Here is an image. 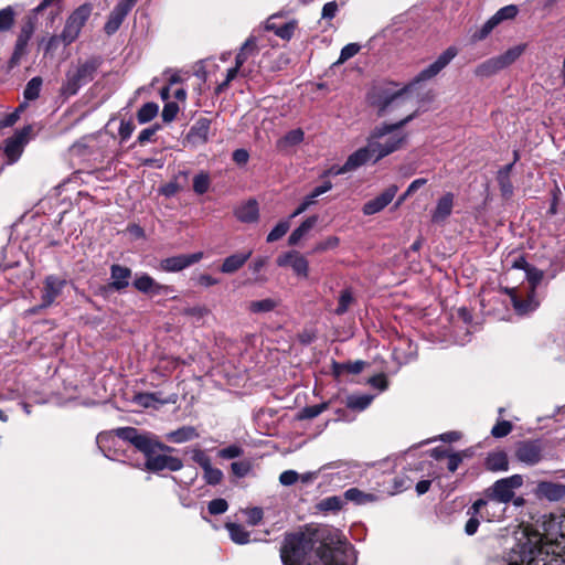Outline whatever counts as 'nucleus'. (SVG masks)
Returning a JSON list of instances; mask_svg holds the SVG:
<instances>
[{
	"label": "nucleus",
	"mask_w": 565,
	"mask_h": 565,
	"mask_svg": "<svg viewBox=\"0 0 565 565\" xmlns=\"http://www.w3.org/2000/svg\"><path fill=\"white\" fill-rule=\"evenodd\" d=\"M284 565H354L355 552L341 532L328 525H308L286 535L280 548Z\"/></svg>",
	"instance_id": "obj_1"
},
{
	"label": "nucleus",
	"mask_w": 565,
	"mask_h": 565,
	"mask_svg": "<svg viewBox=\"0 0 565 565\" xmlns=\"http://www.w3.org/2000/svg\"><path fill=\"white\" fill-rule=\"evenodd\" d=\"M543 530L523 532L495 565H565V512L551 515Z\"/></svg>",
	"instance_id": "obj_2"
},
{
	"label": "nucleus",
	"mask_w": 565,
	"mask_h": 565,
	"mask_svg": "<svg viewBox=\"0 0 565 565\" xmlns=\"http://www.w3.org/2000/svg\"><path fill=\"white\" fill-rule=\"evenodd\" d=\"M116 435L126 441L132 444L137 449L146 456V468L150 471L158 472L161 470L179 471L183 467V462L178 457L168 456L166 454L157 455V450L170 452L173 448L156 440L150 434H140L134 427H122L116 430Z\"/></svg>",
	"instance_id": "obj_3"
},
{
	"label": "nucleus",
	"mask_w": 565,
	"mask_h": 565,
	"mask_svg": "<svg viewBox=\"0 0 565 565\" xmlns=\"http://www.w3.org/2000/svg\"><path fill=\"white\" fill-rule=\"evenodd\" d=\"M414 118V114L395 124L376 126L367 137V141L375 153V161L399 150L407 140V134L402 128Z\"/></svg>",
	"instance_id": "obj_4"
},
{
	"label": "nucleus",
	"mask_w": 565,
	"mask_h": 565,
	"mask_svg": "<svg viewBox=\"0 0 565 565\" xmlns=\"http://www.w3.org/2000/svg\"><path fill=\"white\" fill-rule=\"evenodd\" d=\"M99 66L96 58L85 62H79L72 66L65 76V82L62 85L61 93L64 96H73L86 83L94 78V74Z\"/></svg>",
	"instance_id": "obj_5"
},
{
	"label": "nucleus",
	"mask_w": 565,
	"mask_h": 565,
	"mask_svg": "<svg viewBox=\"0 0 565 565\" xmlns=\"http://www.w3.org/2000/svg\"><path fill=\"white\" fill-rule=\"evenodd\" d=\"M90 13L92 6L87 3L79 6L76 10L73 11V13L68 17L61 34V39L64 44H71L78 38L81 30L90 17Z\"/></svg>",
	"instance_id": "obj_6"
},
{
	"label": "nucleus",
	"mask_w": 565,
	"mask_h": 565,
	"mask_svg": "<svg viewBox=\"0 0 565 565\" xmlns=\"http://www.w3.org/2000/svg\"><path fill=\"white\" fill-rule=\"evenodd\" d=\"M523 484L521 475H513L495 481L484 494L492 497L503 503H509L514 497V490Z\"/></svg>",
	"instance_id": "obj_7"
},
{
	"label": "nucleus",
	"mask_w": 565,
	"mask_h": 565,
	"mask_svg": "<svg viewBox=\"0 0 565 565\" xmlns=\"http://www.w3.org/2000/svg\"><path fill=\"white\" fill-rule=\"evenodd\" d=\"M541 277L542 275H535L530 278V286L525 292V298H523L522 292H519L515 289L510 291L511 301L518 313L525 315L539 307V301L535 298V286L540 281Z\"/></svg>",
	"instance_id": "obj_8"
},
{
	"label": "nucleus",
	"mask_w": 565,
	"mask_h": 565,
	"mask_svg": "<svg viewBox=\"0 0 565 565\" xmlns=\"http://www.w3.org/2000/svg\"><path fill=\"white\" fill-rule=\"evenodd\" d=\"M458 52V49L454 45L447 47L435 62L418 73L409 86L419 82L429 81L437 76L457 56Z\"/></svg>",
	"instance_id": "obj_9"
},
{
	"label": "nucleus",
	"mask_w": 565,
	"mask_h": 565,
	"mask_svg": "<svg viewBox=\"0 0 565 565\" xmlns=\"http://www.w3.org/2000/svg\"><path fill=\"white\" fill-rule=\"evenodd\" d=\"M31 132L32 127L26 126L6 140L3 152L8 164H13L20 159Z\"/></svg>",
	"instance_id": "obj_10"
},
{
	"label": "nucleus",
	"mask_w": 565,
	"mask_h": 565,
	"mask_svg": "<svg viewBox=\"0 0 565 565\" xmlns=\"http://www.w3.org/2000/svg\"><path fill=\"white\" fill-rule=\"evenodd\" d=\"M473 514H480L487 521L500 520L505 512V503L484 494V499L477 500L472 507Z\"/></svg>",
	"instance_id": "obj_11"
},
{
	"label": "nucleus",
	"mask_w": 565,
	"mask_h": 565,
	"mask_svg": "<svg viewBox=\"0 0 565 565\" xmlns=\"http://www.w3.org/2000/svg\"><path fill=\"white\" fill-rule=\"evenodd\" d=\"M279 267H289L295 275L307 278L309 274V262L297 250H289L279 255L276 259Z\"/></svg>",
	"instance_id": "obj_12"
},
{
	"label": "nucleus",
	"mask_w": 565,
	"mask_h": 565,
	"mask_svg": "<svg viewBox=\"0 0 565 565\" xmlns=\"http://www.w3.org/2000/svg\"><path fill=\"white\" fill-rule=\"evenodd\" d=\"M371 160L373 162H376L375 153L373 152L370 143L367 142V145L365 147H362V148L358 149L356 151H354L353 153H351L348 157L344 164L341 168H339L334 172V174H344V173L354 171Z\"/></svg>",
	"instance_id": "obj_13"
},
{
	"label": "nucleus",
	"mask_w": 565,
	"mask_h": 565,
	"mask_svg": "<svg viewBox=\"0 0 565 565\" xmlns=\"http://www.w3.org/2000/svg\"><path fill=\"white\" fill-rule=\"evenodd\" d=\"M211 120L202 117L199 118L190 128L186 134L183 145L184 147L195 148L198 146L204 145L209 140Z\"/></svg>",
	"instance_id": "obj_14"
},
{
	"label": "nucleus",
	"mask_w": 565,
	"mask_h": 565,
	"mask_svg": "<svg viewBox=\"0 0 565 565\" xmlns=\"http://www.w3.org/2000/svg\"><path fill=\"white\" fill-rule=\"evenodd\" d=\"M136 2L137 0H121L116 4L104 26V30L108 35L114 34L119 29Z\"/></svg>",
	"instance_id": "obj_15"
},
{
	"label": "nucleus",
	"mask_w": 565,
	"mask_h": 565,
	"mask_svg": "<svg viewBox=\"0 0 565 565\" xmlns=\"http://www.w3.org/2000/svg\"><path fill=\"white\" fill-rule=\"evenodd\" d=\"M202 258V252L177 255L161 260L160 268L167 273H175L199 263Z\"/></svg>",
	"instance_id": "obj_16"
},
{
	"label": "nucleus",
	"mask_w": 565,
	"mask_h": 565,
	"mask_svg": "<svg viewBox=\"0 0 565 565\" xmlns=\"http://www.w3.org/2000/svg\"><path fill=\"white\" fill-rule=\"evenodd\" d=\"M65 285V279L58 278L57 276L54 275L47 276L43 282L41 307H50L55 301V299L61 295Z\"/></svg>",
	"instance_id": "obj_17"
},
{
	"label": "nucleus",
	"mask_w": 565,
	"mask_h": 565,
	"mask_svg": "<svg viewBox=\"0 0 565 565\" xmlns=\"http://www.w3.org/2000/svg\"><path fill=\"white\" fill-rule=\"evenodd\" d=\"M398 188L396 185L388 186L383 193L373 200L367 201L363 205V213L365 215H373L384 210L394 199Z\"/></svg>",
	"instance_id": "obj_18"
},
{
	"label": "nucleus",
	"mask_w": 565,
	"mask_h": 565,
	"mask_svg": "<svg viewBox=\"0 0 565 565\" xmlns=\"http://www.w3.org/2000/svg\"><path fill=\"white\" fill-rule=\"evenodd\" d=\"M516 458L529 466L536 465L542 459V448L536 441H524L519 445Z\"/></svg>",
	"instance_id": "obj_19"
},
{
	"label": "nucleus",
	"mask_w": 565,
	"mask_h": 565,
	"mask_svg": "<svg viewBox=\"0 0 565 565\" xmlns=\"http://www.w3.org/2000/svg\"><path fill=\"white\" fill-rule=\"evenodd\" d=\"M134 287L140 292L151 295L168 294L171 290L169 286L158 284L148 274L136 275Z\"/></svg>",
	"instance_id": "obj_20"
},
{
	"label": "nucleus",
	"mask_w": 565,
	"mask_h": 565,
	"mask_svg": "<svg viewBox=\"0 0 565 565\" xmlns=\"http://www.w3.org/2000/svg\"><path fill=\"white\" fill-rule=\"evenodd\" d=\"M406 89H399L391 94H384L383 96L379 97L374 105L379 109L380 115H386L390 113L393 108L398 107L406 100Z\"/></svg>",
	"instance_id": "obj_21"
},
{
	"label": "nucleus",
	"mask_w": 565,
	"mask_h": 565,
	"mask_svg": "<svg viewBox=\"0 0 565 565\" xmlns=\"http://www.w3.org/2000/svg\"><path fill=\"white\" fill-rule=\"evenodd\" d=\"M455 195L451 192L445 193L436 204L431 214V220L435 223H441L448 218L452 212Z\"/></svg>",
	"instance_id": "obj_22"
},
{
	"label": "nucleus",
	"mask_w": 565,
	"mask_h": 565,
	"mask_svg": "<svg viewBox=\"0 0 565 565\" xmlns=\"http://www.w3.org/2000/svg\"><path fill=\"white\" fill-rule=\"evenodd\" d=\"M236 218L243 223H253L258 220L259 209L256 200H248L234 210Z\"/></svg>",
	"instance_id": "obj_23"
},
{
	"label": "nucleus",
	"mask_w": 565,
	"mask_h": 565,
	"mask_svg": "<svg viewBox=\"0 0 565 565\" xmlns=\"http://www.w3.org/2000/svg\"><path fill=\"white\" fill-rule=\"evenodd\" d=\"M131 277V270L128 267L121 265H111L110 267V287L115 290H121L128 287L129 279Z\"/></svg>",
	"instance_id": "obj_24"
},
{
	"label": "nucleus",
	"mask_w": 565,
	"mask_h": 565,
	"mask_svg": "<svg viewBox=\"0 0 565 565\" xmlns=\"http://www.w3.org/2000/svg\"><path fill=\"white\" fill-rule=\"evenodd\" d=\"M252 250H247L244 253H236L226 257L221 266V271L223 274H233L237 271L239 268L244 266V264L249 259Z\"/></svg>",
	"instance_id": "obj_25"
},
{
	"label": "nucleus",
	"mask_w": 565,
	"mask_h": 565,
	"mask_svg": "<svg viewBox=\"0 0 565 565\" xmlns=\"http://www.w3.org/2000/svg\"><path fill=\"white\" fill-rule=\"evenodd\" d=\"M537 493L551 501H557L565 495V486L553 482H541L537 486Z\"/></svg>",
	"instance_id": "obj_26"
},
{
	"label": "nucleus",
	"mask_w": 565,
	"mask_h": 565,
	"mask_svg": "<svg viewBox=\"0 0 565 565\" xmlns=\"http://www.w3.org/2000/svg\"><path fill=\"white\" fill-rule=\"evenodd\" d=\"M199 437V433L192 426H182L177 430L166 435V439L171 443L182 444Z\"/></svg>",
	"instance_id": "obj_27"
},
{
	"label": "nucleus",
	"mask_w": 565,
	"mask_h": 565,
	"mask_svg": "<svg viewBox=\"0 0 565 565\" xmlns=\"http://www.w3.org/2000/svg\"><path fill=\"white\" fill-rule=\"evenodd\" d=\"M502 71L497 57H491L478 64L473 71L475 75L480 78L490 77Z\"/></svg>",
	"instance_id": "obj_28"
},
{
	"label": "nucleus",
	"mask_w": 565,
	"mask_h": 565,
	"mask_svg": "<svg viewBox=\"0 0 565 565\" xmlns=\"http://www.w3.org/2000/svg\"><path fill=\"white\" fill-rule=\"evenodd\" d=\"M486 466L491 471H505L508 470L509 462L508 456L503 451H495L488 455Z\"/></svg>",
	"instance_id": "obj_29"
},
{
	"label": "nucleus",
	"mask_w": 565,
	"mask_h": 565,
	"mask_svg": "<svg viewBox=\"0 0 565 565\" xmlns=\"http://www.w3.org/2000/svg\"><path fill=\"white\" fill-rule=\"evenodd\" d=\"M524 50L525 45L519 44L495 56L501 68L504 70L505 67L513 64L523 54Z\"/></svg>",
	"instance_id": "obj_30"
},
{
	"label": "nucleus",
	"mask_w": 565,
	"mask_h": 565,
	"mask_svg": "<svg viewBox=\"0 0 565 565\" xmlns=\"http://www.w3.org/2000/svg\"><path fill=\"white\" fill-rule=\"evenodd\" d=\"M257 51L256 38L249 36L236 55L235 65L241 68L247 61L248 56L255 55Z\"/></svg>",
	"instance_id": "obj_31"
},
{
	"label": "nucleus",
	"mask_w": 565,
	"mask_h": 565,
	"mask_svg": "<svg viewBox=\"0 0 565 565\" xmlns=\"http://www.w3.org/2000/svg\"><path fill=\"white\" fill-rule=\"evenodd\" d=\"M317 216H310L303 221L289 236V245H297L298 242L316 225Z\"/></svg>",
	"instance_id": "obj_32"
},
{
	"label": "nucleus",
	"mask_w": 565,
	"mask_h": 565,
	"mask_svg": "<svg viewBox=\"0 0 565 565\" xmlns=\"http://www.w3.org/2000/svg\"><path fill=\"white\" fill-rule=\"evenodd\" d=\"M225 527L230 533L231 540L236 544H246L249 542V532L246 529L236 523H226Z\"/></svg>",
	"instance_id": "obj_33"
},
{
	"label": "nucleus",
	"mask_w": 565,
	"mask_h": 565,
	"mask_svg": "<svg viewBox=\"0 0 565 565\" xmlns=\"http://www.w3.org/2000/svg\"><path fill=\"white\" fill-rule=\"evenodd\" d=\"M29 36L21 34L15 43L14 51L12 53V56L9 61V67L13 68L18 66L22 60V57L26 53V45H28Z\"/></svg>",
	"instance_id": "obj_34"
},
{
	"label": "nucleus",
	"mask_w": 565,
	"mask_h": 565,
	"mask_svg": "<svg viewBox=\"0 0 565 565\" xmlns=\"http://www.w3.org/2000/svg\"><path fill=\"white\" fill-rule=\"evenodd\" d=\"M134 402L143 407H156L157 404H166L168 401L161 399L158 393H139L134 396Z\"/></svg>",
	"instance_id": "obj_35"
},
{
	"label": "nucleus",
	"mask_w": 565,
	"mask_h": 565,
	"mask_svg": "<svg viewBox=\"0 0 565 565\" xmlns=\"http://www.w3.org/2000/svg\"><path fill=\"white\" fill-rule=\"evenodd\" d=\"M373 396L363 394V395H351L348 397L347 406L351 409L355 411H364L372 403Z\"/></svg>",
	"instance_id": "obj_36"
},
{
	"label": "nucleus",
	"mask_w": 565,
	"mask_h": 565,
	"mask_svg": "<svg viewBox=\"0 0 565 565\" xmlns=\"http://www.w3.org/2000/svg\"><path fill=\"white\" fill-rule=\"evenodd\" d=\"M303 131L301 129H294L287 132L279 141L278 147L279 148H287L291 146H296L300 143L303 140Z\"/></svg>",
	"instance_id": "obj_37"
},
{
	"label": "nucleus",
	"mask_w": 565,
	"mask_h": 565,
	"mask_svg": "<svg viewBox=\"0 0 565 565\" xmlns=\"http://www.w3.org/2000/svg\"><path fill=\"white\" fill-rule=\"evenodd\" d=\"M278 302L271 298L252 301L248 309L253 313L269 312L277 307Z\"/></svg>",
	"instance_id": "obj_38"
},
{
	"label": "nucleus",
	"mask_w": 565,
	"mask_h": 565,
	"mask_svg": "<svg viewBox=\"0 0 565 565\" xmlns=\"http://www.w3.org/2000/svg\"><path fill=\"white\" fill-rule=\"evenodd\" d=\"M159 111L156 103H146L138 111L137 119L140 124H146L152 120Z\"/></svg>",
	"instance_id": "obj_39"
},
{
	"label": "nucleus",
	"mask_w": 565,
	"mask_h": 565,
	"mask_svg": "<svg viewBox=\"0 0 565 565\" xmlns=\"http://www.w3.org/2000/svg\"><path fill=\"white\" fill-rule=\"evenodd\" d=\"M42 86V78L41 77H33L31 78L23 92V96L26 100H34L40 96V90Z\"/></svg>",
	"instance_id": "obj_40"
},
{
	"label": "nucleus",
	"mask_w": 565,
	"mask_h": 565,
	"mask_svg": "<svg viewBox=\"0 0 565 565\" xmlns=\"http://www.w3.org/2000/svg\"><path fill=\"white\" fill-rule=\"evenodd\" d=\"M498 22L494 20L493 17H491L490 19H488L479 30H477L473 34H472V40L475 42H478V41H482L484 40L486 38L489 36V34L498 26Z\"/></svg>",
	"instance_id": "obj_41"
},
{
	"label": "nucleus",
	"mask_w": 565,
	"mask_h": 565,
	"mask_svg": "<svg viewBox=\"0 0 565 565\" xmlns=\"http://www.w3.org/2000/svg\"><path fill=\"white\" fill-rule=\"evenodd\" d=\"M344 495H345V499H348L352 502H355L358 504H363V503L374 500L373 494L364 493L356 488H351V489L347 490Z\"/></svg>",
	"instance_id": "obj_42"
},
{
	"label": "nucleus",
	"mask_w": 565,
	"mask_h": 565,
	"mask_svg": "<svg viewBox=\"0 0 565 565\" xmlns=\"http://www.w3.org/2000/svg\"><path fill=\"white\" fill-rule=\"evenodd\" d=\"M519 9L514 4L505 6L499 9L492 17L498 22V24L502 23L507 20H512L516 17Z\"/></svg>",
	"instance_id": "obj_43"
},
{
	"label": "nucleus",
	"mask_w": 565,
	"mask_h": 565,
	"mask_svg": "<svg viewBox=\"0 0 565 565\" xmlns=\"http://www.w3.org/2000/svg\"><path fill=\"white\" fill-rule=\"evenodd\" d=\"M15 13L11 7H7L0 10V32H4L11 29L14 23Z\"/></svg>",
	"instance_id": "obj_44"
},
{
	"label": "nucleus",
	"mask_w": 565,
	"mask_h": 565,
	"mask_svg": "<svg viewBox=\"0 0 565 565\" xmlns=\"http://www.w3.org/2000/svg\"><path fill=\"white\" fill-rule=\"evenodd\" d=\"M203 471V478L207 484H218L223 479V472L218 468H214L212 463L205 467Z\"/></svg>",
	"instance_id": "obj_45"
},
{
	"label": "nucleus",
	"mask_w": 565,
	"mask_h": 565,
	"mask_svg": "<svg viewBox=\"0 0 565 565\" xmlns=\"http://www.w3.org/2000/svg\"><path fill=\"white\" fill-rule=\"evenodd\" d=\"M290 228L289 221H280L267 235V242L273 243L280 239Z\"/></svg>",
	"instance_id": "obj_46"
},
{
	"label": "nucleus",
	"mask_w": 565,
	"mask_h": 565,
	"mask_svg": "<svg viewBox=\"0 0 565 565\" xmlns=\"http://www.w3.org/2000/svg\"><path fill=\"white\" fill-rule=\"evenodd\" d=\"M327 408H328V404L327 403H321V404H318V405L307 406V407H305L300 412L299 418L300 419H311V418H315V417L319 416L322 412H324Z\"/></svg>",
	"instance_id": "obj_47"
},
{
	"label": "nucleus",
	"mask_w": 565,
	"mask_h": 565,
	"mask_svg": "<svg viewBox=\"0 0 565 565\" xmlns=\"http://www.w3.org/2000/svg\"><path fill=\"white\" fill-rule=\"evenodd\" d=\"M210 186V178L206 173H199L193 179V190L198 194H204Z\"/></svg>",
	"instance_id": "obj_48"
},
{
	"label": "nucleus",
	"mask_w": 565,
	"mask_h": 565,
	"mask_svg": "<svg viewBox=\"0 0 565 565\" xmlns=\"http://www.w3.org/2000/svg\"><path fill=\"white\" fill-rule=\"evenodd\" d=\"M353 302V296L350 290H343L339 297V305L335 309L337 315H343L348 311L349 307Z\"/></svg>",
	"instance_id": "obj_49"
},
{
	"label": "nucleus",
	"mask_w": 565,
	"mask_h": 565,
	"mask_svg": "<svg viewBox=\"0 0 565 565\" xmlns=\"http://www.w3.org/2000/svg\"><path fill=\"white\" fill-rule=\"evenodd\" d=\"M360 51V45L356 44V43H349L347 44L342 50H341V53H340V57L339 60L335 62V64H342L344 63L345 61H348L349 58L353 57L354 55H356Z\"/></svg>",
	"instance_id": "obj_50"
},
{
	"label": "nucleus",
	"mask_w": 565,
	"mask_h": 565,
	"mask_svg": "<svg viewBox=\"0 0 565 565\" xmlns=\"http://www.w3.org/2000/svg\"><path fill=\"white\" fill-rule=\"evenodd\" d=\"M338 245H339V238L337 236H329L324 241L319 242L318 244H316V246L313 247L312 252L313 253H322V252H326V250H329V249H333Z\"/></svg>",
	"instance_id": "obj_51"
},
{
	"label": "nucleus",
	"mask_w": 565,
	"mask_h": 565,
	"mask_svg": "<svg viewBox=\"0 0 565 565\" xmlns=\"http://www.w3.org/2000/svg\"><path fill=\"white\" fill-rule=\"evenodd\" d=\"M228 504L224 499H214L209 502V512L213 515L222 514L226 512Z\"/></svg>",
	"instance_id": "obj_52"
},
{
	"label": "nucleus",
	"mask_w": 565,
	"mask_h": 565,
	"mask_svg": "<svg viewBox=\"0 0 565 565\" xmlns=\"http://www.w3.org/2000/svg\"><path fill=\"white\" fill-rule=\"evenodd\" d=\"M511 430H512L511 423L508 420H502L492 427L491 434H492V436H494L497 438H501V437H504L508 434H510Z\"/></svg>",
	"instance_id": "obj_53"
},
{
	"label": "nucleus",
	"mask_w": 565,
	"mask_h": 565,
	"mask_svg": "<svg viewBox=\"0 0 565 565\" xmlns=\"http://www.w3.org/2000/svg\"><path fill=\"white\" fill-rule=\"evenodd\" d=\"M192 460L198 463L202 469L211 465L210 457L200 448L192 449Z\"/></svg>",
	"instance_id": "obj_54"
},
{
	"label": "nucleus",
	"mask_w": 565,
	"mask_h": 565,
	"mask_svg": "<svg viewBox=\"0 0 565 565\" xmlns=\"http://www.w3.org/2000/svg\"><path fill=\"white\" fill-rule=\"evenodd\" d=\"M179 113V106L175 103H167L162 109V119L166 122L172 121Z\"/></svg>",
	"instance_id": "obj_55"
},
{
	"label": "nucleus",
	"mask_w": 565,
	"mask_h": 565,
	"mask_svg": "<svg viewBox=\"0 0 565 565\" xmlns=\"http://www.w3.org/2000/svg\"><path fill=\"white\" fill-rule=\"evenodd\" d=\"M243 454V450L237 445H231L226 448H223L218 451V456L223 459H234L239 457Z\"/></svg>",
	"instance_id": "obj_56"
},
{
	"label": "nucleus",
	"mask_w": 565,
	"mask_h": 565,
	"mask_svg": "<svg viewBox=\"0 0 565 565\" xmlns=\"http://www.w3.org/2000/svg\"><path fill=\"white\" fill-rule=\"evenodd\" d=\"M295 29H296V23L288 22L281 26L277 28V30H275V34L282 40H289L292 36Z\"/></svg>",
	"instance_id": "obj_57"
},
{
	"label": "nucleus",
	"mask_w": 565,
	"mask_h": 565,
	"mask_svg": "<svg viewBox=\"0 0 565 565\" xmlns=\"http://www.w3.org/2000/svg\"><path fill=\"white\" fill-rule=\"evenodd\" d=\"M239 70L241 68L237 67L236 65L234 67L227 70L226 78L224 82L218 84V86L216 87V93H221L224 89H226L227 86L230 85V83L237 76Z\"/></svg>",
	"instance_id": "obj_58"
},
{
	"label": "nucleus",
	"mask_w": 565,
	"mask_h": 565,
	"mask_svg": "<svg viewBox=\"0 0 565 565\" xmlns=\"http://www.w3.org/2000/svg\"><path fill=\"white\" fill-rule=\"evenodd\" d=\"M299 479V475L295 470H286L279 476V481L284 486H292Z\"/></svg>",
	"instance_id": "obj_59"
},
{
	"label": "nucleus",
	"mask_w": 565,
	"mask_h": 565,
	"mask_svg": "<svg viewBox=\"0 0 565 565\" xmlns=\"http://www.w3.org/2000/svg\"><path fill=\"white\" fill-rule=\"evenodd\" d=\"M338 12V3L335 1L327 2L321 12L322 19L331 20L335 17Z\"/></svg>",
	"instance_id": "obj_60"
},
{
	"label": "nucleus",
	"mask_w": 565,
	"mask_h": 565,
	"mask_svg": "<svg viewBox=\"0 0 565 565\" xmlns=\"http://www.w3.org/2000/svg\"><path fill=\"white\" fill-rule=\"evenodd\" d=\"M369 383L380 391H384L387 387V380L384 374H377L369 380Z\"/></svg>",
	"instance_id": "obj_61"
},
{
	"label": "nucleus",
	"mask_w": 565,
	"mask_h": 565,
	"mask_svg": "<svg viewBox=\"0 0 565 565\" xmlns=\"http://www.w3.org/2000/svg\"><path fill=\"white\" fill-rule=\"evenodd\" d=\"M263 518V510L253 508L247 511V521L252 525H256Z\"/></svg>",
	"instance_id": "obj_62"
},
{
	"label": "nucleus",
	"mask_w": 565,
	"mask_h": 565,
	"mask_svg": "<svg viewBox=\"0 0 565 565\" xmlns=\"http://www.w3.org/2000/svg\"><path fill=\"white\" fill-rule=\"evenodd\" d=\"M364 364L365 363L363 361H355V362H349L343 365H339L338 367L344 369L352 374H358L363 370Z\"/></svg>",
	"instance_id": "obj_63"
},
{
	"label": "nucleus",
	"mask_w": 565,
	"mask_h": 565,
	"mask_svg": "<svg viewBox=\"0 0 565 565\" xmlns=\"http://www.w3.org/2000/svg\"><path fill=\"white\" fill-rule=\"evenodd\" d=\"M341 505V501L337 497L327 498L321 502V507L324 510H337Z\"/></svg>",
	"instance_id": "obj_64"
}]
</instances>
